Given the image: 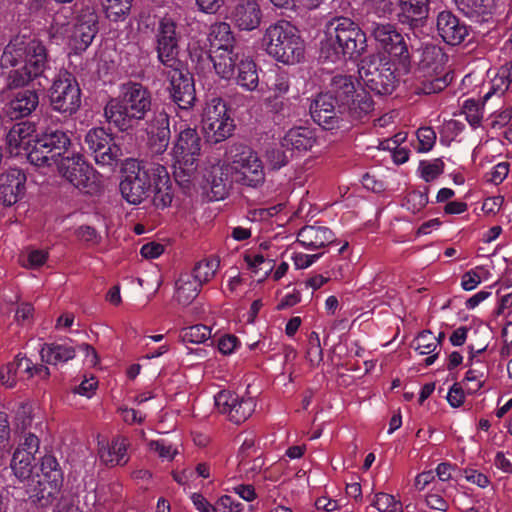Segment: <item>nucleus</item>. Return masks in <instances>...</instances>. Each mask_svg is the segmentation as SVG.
<instances>
[{
    "mask_svg": "<svg viewBox=\"0 0 512 512\" xmlns=\"http://www.w3.org/2000/svg\"><path fill=\"white\" fill-rule=\"evenodd\" d=\"M33 123L20 122L12 126L6 135L7 150L11 156H25L37 167H44L55 161L71 145L68 135L58 129H48L35 135Z\"/></svg>",
    "mask_w": 512,
    "mask_h": 512,
    "instance_id": "1",
    "label": "nucleus"
},
{
    "mask_svg": "<svg viewBox=\"0 0 512 512\" xmlns=\"http://www.w3.org/2000/svg\"><path fill=\"white\" fill-rule=\"evenodd\" d=\"M201 152V139L196 129L180 127L174 141L171 155L173 158L174 178L184 190L206 185L218 187L223 180L210 175L211 167L199 166L197 161Z\"/></svg>",
    "mask_w": 512,
    "mask_h": 512,
    "instance_id": "2",
    "label": "nucleus"
},
{
    "mask_svg": "<svg viewBox=\"0 0 512 512\" xmlns=\"http://www.w3.org/2000/svg\"><path fill=\"white\" fill-rule=\"evenodd\" d=\"M0 63L3 68L18 66L9 74L10 87L24 86L41 76L46 69V48L37 39L17 35L6 45Z\"/></svg>",
    "mask_w": 512,
    "mask_h": 512,
    "instance_id": "3",
    "label": "nucleus"
},
{
    "mask_svg": "<svg viewBox=\"0 0 512 512\" xmlns=\"http://www.w3.org/2000/svg\"><path fill=\"white\" fill-rule=\"evenodd\" d=\"M367 48L365 32L348 17H332L322 29L321 56L331 62L357 59Z\"/></svg>",
    "mask_w": 512,
    "mask_h": 512,
    "instance_id": "4",
    "label": "nucleus"
},
{
    "mask_svg": "<svg viewBox=\"0 0 512 512\" xmlns=\"http://www.w3.org/2000/svg\"><path fill=\"white\" fill-rule=\"evenodd\" d=\"M70 11L59 9L53 16L48 30L49 38L56 44H66L75 53L85 51L98 33V15L93 8H83L76 16L72 27L69 25Z\"/></svg>",
    "mask_w": 512,
    "mask_h": 512,
    "instance_id": "5",
    "label": "nucleus"
},
{
    "mask_svg": "<svg viewBox=\"0 0 512 512\" xmlns=\"http://www.w3.org/2000/svg\"><path fill=\"white\" fill-rule=\"evenodd\" d=\"M230 163L226 166L213 164L210 175L216 176L217 180H223L218 187L211 186L215 194L222 198L226 191V182H238L250 187H256L264 181V171L261 160L257 153L250 147L235 145L230 149Z\"/></svg>",
    "mask_w": 512,
    "mask_h": 512,
    "instance_id": "6",
    "label": "nucleus"
},
{
    "mask_svg": "<svg viewBox=\"0 0 512 512\" xmlns=\"http://www.w3.org/2000/svg\"><path fill=\"white\" fill-rule=\"evenodd\" d=\"M151 107L149 91L139 83L123 85L118 98L110 100L105 107V116L120 130L130 128L141 120Z\"/></svg>",
    "mask_w": 512,
    "mask_h": 512,
    "instance_id": "7",
    "label": "nucleus"
},
{
    "mask_svg": "<svg viewBox=\"0 0 512 512\" xmlns=\"http://www.w3.org/2000/svg\"><path fill=\"white\" fill-rule=\"evenodd\" d=\"M262 45L269 56L283 64H297L305 56V43L298 29L286 20H279L266 28Z\"/></svg>",
    "mask_w": 512,
    "mask_h": 512,
    "instance_id": "8",
    "label": "nucleus"
},
{
    "mask_svg": "<svg viewBox=\"0 0 512 512\" xmlns=\"http://www.w3.org/2000/svg\"><path fill=\"white\" fill-rule=\"evenodd\" d=\"M65 152L45 167H56L59 175L73 187L87 194L97 193L101 188V176L89 165L79 152Z\"/></svg>",
    "mask_w": 512,
    "mask_h": 512,
    "instance_id": "9",
    "label": "nucleus"
},
{
    "mask_svg": "<svg viewBox=\"0 0 512 512\" xmlns=\"http://www.w3.org/2000/svg\"><path fill=\"white\" fill-rule=\"evenodd\" d=\"M446 55L436 45H426L421 51L418 63V78L421 80L420 92L433 94L442 91L451 81L445 71Z\"/></svg>",
    "mask_w": 512,
    "mask_h": 512,
    "instance_id": "10",
    "label": "nucleus"
},
{
    "mask_svg": "<svg viewBox=\"0 0 512 512\" xmlns=\"http://www.w3.org/2000/svg\"><path fill=\"white\" fill-rule=\"evenodd\" d=\"M157 163H142L136 159H126L123 163V179L120 182L122 197L130 204L138 205L150 196Z\"/></svg>",
    "mask_w": 512,
    "mask_h": 512,
    "instance_id": "11",
    "label": "nucleus"
},
{
    "mask_svg": "<svg viewBox=\"0 0 512 512\" xmlns=\"http://www.w3.org/2000/svg\"><path fill=\"white\" fill-rule=\"evenodd\" d=\"M358 72L364 85L379 95L391 94L398 81L394 64L380 54L364 58Z\"/></svg>",
    "mask_w": 512,
    "mask_h": 512,
    "instance_id": "12",
    "label": "nucleus"
},
{
    "mask_svg": "<svg viewBox=\"0 0 512 512\" xmlns=\"http://www.w3.org/2000/svg\"><path fill=\"white\" fill-rule=\"evenodd\" d=\"M36 485L28 491L29 498L38 506L45 507L57 498L63 485V473L56 458L45 455L41 459Z\"/></svg>",
    "mask_w": 512,
    "mask_h": 512,
    "instance_id": "13",
    "label": "nucleus"
},
{
    "mask_svg": "<svg viewBox=\"0 0 512 512\" xmlns=\"http://www.w3.org/2000/svg\"><path fill=\"white\" fill-rule=\"evenodd\" d=\"M202 128L208 141L219 143L230 137L234 131V120L226 103L219 97L208 100L202 112Z\"/></svg>",
    "mask_w": 512,
    "mask_h": 512,
    "instance_id": "14",
    "label": "nucleus"
},
{
    "mask_svg": "<svg viewBox=\"0 0 512 512\" xmlns=\"http://www.w3.org/2000/svg\"><path fill=\"white\" fill-rule=\"evenodd\" d=\"M50 102L55 111L72 114L81 104V92L77 82L68 74L57 78L50 89Z\"/></svg>",
    "mask_w": 512,
    "mask_h": 512,
    "instance_id": "15",
    "label": "nucleus"
},
{
    "mask_svg": "<svg viewBox=\"0 0 512 512\" xmlns=\"http://www.w3.org/2000/svg\"><path fill=\"white\" fill-rule=\"evenodd\" d=\"M156 41V50L159 61L167 67L179 65L178 36L176 32V24L172 19H161L157 29Z\"/></svg>",
    "mask_w": 512,
    "mask_h": 512,
    "instance_id": "16",
    "label": "nucleus"
},
{
    "mask_svg": "<svg viewBox=\"0 0 512 512\" xmlns=\"http://www.w3.org/2000/svg\"><path fill=\"white\" fill-rule=\"evenodd\" d=\"M39 444L37 436L27 434L15 449L10 467L14 476L20 481H25L32 476L35 454L39 450Z\"/></svg>",
    "mask_w": 512,
    "mask_h": 512,
    "instance_id": "17",
    "label": "nucleus"
},
{
    "mask_svg": "<svg viewBox=\"0 0 512 512\" xmlns=\"http://www.w3.org/2000/svg\"><path fill=\"white\" fill-rule=\"evenodd\" d=\"M112 140L103 128H93L86 134L85 143L94 153L97 164L111 165L120 158L121 150Z\"/></svg>",
    "mask_w": 512,
    "mask_h": 512,
    "instance_id": "18",
    "label": "nucleus"
},
{
    "mask_svg": "<svg viewBox=\"0 0 512 512\" xmlns=\"http://www.w3.org/2000/svg\"><path fill=\"white\" fill-rule=\"evenodd\" d=\"M371 35L379 45L390 55L396 57H406L408 53L404 37L397 31L396 27L390 23L372 22L367 26Z\"/></svg>",
    "mask_w": 512,
    "mask_h": 512,
    "instance_id": "19",
    "label": "nucleus"
},
{
    "mask_svg": "<svg viewBox=\"0 0 512 512\" xmlns=\"http://www.w3.org/2000/svg\"><path fill=\"white\" fill-rule=\"evenodd\" d=\"M171 68L168 75L171 97L180 109H188L195 101L193 79L187 71L179 69L178 65Z\"/></svg>",
    "mask_w": 512,
    "mask_h": 512,
    "instance_id": "20",
    "label": "nucleus"
},
{
    "mask_svg": "<svg viewBox=\"0 0 512 512\" xmlns=\"http://www.w3.org/2000/svg\"><path fill=\"white\" fill-rule=\"evenodd\" d=\"M26 191V175L20 169H8L0 175V202L11 206L22 199Z\"/></svg>",
    "mask_w": 512,
    "mask_h": 512,
    "instance_id": "21",
    "label": "nucleus"
},
{
    "mask_svg": "<svg viewBox=\"0 0 512 512\" xmlns=\"http://www.w3.org/2000/svg\"><path fill=\"white\" fill-rule=\"evenodd\" d=\"M317 145L318 137L315 130L305 126L290 128L282 138V146L291 155H302Z\"/></svg>",
    "mask_w": 512,
    "mask_h": 512,
    "instance_id": "22",
    "label": "nucleus"
},
{
    "mask_svg": "<svg viewBox=\"0 0 512 512\" xmlns=\"http://www.w3.org/2000/svg\"><path fill=\"white\" fill-rule=\"evenodd\" d=\"M231 20L239 30L257 29L262 20V10L258 0H238L231 13Z\"/></svg>",
    "mask_w": 512,
    "mask_h": 512,
    "instance_id": "23",
    "label": "nucleus"
},
{
    "mask_svg": "<svg viewBox=\"0 0 512 512\" xmlns=\"http://www.w3.org/2000/svg\"><path fill=\"white\" fill-rule=\"evenodd\" d=\"M437 30L443 41L449 45L460 44L469 34L466 24L450 11H442L438 14Z\"/></svg>",
    "mask_w": 512,
    "mask_h": 512,
    "instance_id": "24",
    "label": "nucleus"
},
{
    "mask_svg": "<svg viewBox=\"0 0 512 512\" xmlns=\"http://www.w3.org/2000/svg\"><path fill=\"white\" fill-rule=\"evenodd\" d=\"M154 172L153 181L151 182L152 202L155 207L164 209L168 207L173 200L172 182L167 168L157 163L151 169Z\"/></svg>",
    "mask_w": 512,
    "mask_h": 512,
    "instance_id": "25",
    "label": "nucleus"
},
{
    "mask_svg": "<svg viewBox=\"0 0 512 512\" xmlns=\"http://www.w3.org/2000/svg\"><path fill=\"white\" fill-rule=\"evenodd\" d=\"M336 103L333 95L328 92L319 94L310 105V114L314 122L324 129H332L337 122Z\"/></svg>",
    "mask_w": 512,
    "mask_h": 512,
    "instance_id": "26",
    "label": "nucleus"
},
{
    "mask_svg": "<svg viewBox=\"0 0 512 512\" xmlns=\"http://www.w3.org/2000/svg\"><path fill=\"white\" fill-rule=\"evenodd\" d=\"M128 441L123 437L113 438L111 441H98V455L106 465H124L128 461Z\"/></svg>",
    "mask_w": 512,
    "mask_h": 512,
    "instance_id": "27",
    "label": "nucleus"
},
{
    "mask_svg": "<svg viewBox=\"0 0 512 512\" xmlns=\"http://www.w3.org/2000/svg\"><path fill=\"white\" fill-rule=\"evenodd\" d=\"M149 145L156 154L163 153L170 141L169 117L166 113L160 112L155 115L148 127Z\"/></svg>",
    "mask_w": 512,
    "mask_h": 512,
    "instance_id": "28",
    "label": "nucleus"
},
{
    "mask_svg": "<svg viewBox=\"0 0 512 512\" xmlns=\"http://www.w3.org/2000/svg\"><path fill=\"white\" fill-rule=\"evenodd\" d=\"M39 97L34 90H20L12 94L7 104V115L19 119L30 115L38 106Z\"/></svg>",
    "mask_w": 512,
    "mask_h": 512,
    "instance_id": "29",
    "label": "nucleus"
},
{
    "mask_svg": "<svg viewBox=\"0 0 512 512\" xmlns=\"http://www.w3.org/2000/svg\"><path fill=\"white\" fill-rule=\"evenodd\" d=\"M334 240L333 232L320 225L305 226L298 232L297 242L305 249H321Z\"/></svg>",
    "mask_w": 512,
    "mask_h": 512,
    "instance_id": "30",
    "label": "nucleus"
},
{
    "mask_svg": "<svg viewBox=\"0 0 512 512\" xmlns=\"http://www.w3.org/2000/svg\"><path fill=\"white\" fill-rule=\"evenodd\" d=\"M207 40L209 53H217L221 50L231 51L235 47V38L230 25L226 22H217L210 26Z\"/></svg>",
    "mask_w": 512,
    "mask_h": 512,
    "instance_id": "31",
    "label": "nucleus"
},
{
    "mask_svg": "<svg viewBox=\"0 0 512 512\" xmlns=\"http://www.w3.org/2000/svg\"><path fill=\"white\" fill-rule=\"evenodd\" d=\"M457 8L475 22H488L492 19L494 0H454Z\"/></svg>",
    "mask_w": 512,
    "mask_h": 512,
    "instance_id": "32",
    "label": "nucleus"
},
{
    "mask_svg": "<svg viewBox=\"0 0 512 512\" xmlns=\"http://www.w3.org/2000/svg\"><path fill=\"white\" fill-rule=\"evenodd\" d=\"M75 354V348L68 343H45L40 349L41 360L53 366L68 362Z\"/></svg>",
    "mask_w": 512,
    "mask_h": 512,
    "instance_id": "33",
    "label": "nucleus"
},
{
    "mask_svg": "<svg viewBox=\"0 0 512 512\" xmlns=\"http://www.w3.org/2000/svg\"><path fill=\"white\" fill-rule=\"evenodd\" d=\"M429 2L430 0H399L400 22L413 24L425 19L429 12Z\"/></svg>",
    "mask_w": 512,
    "mask_h": 512,
    "instance_id": "34",
    "label": "nucleus"
},
{
    "mask_svg": "<svg viewBox=\"0 0 512 512\" xmlns=\"http://www.w3.org/2000/svg\"><path fill=\"white\" fill-rule=\"evenodd\" d=\"M201 284L191 273L181 274L175 282V299L182 305L190 304L198 295Z\"/></svg>",
    "mask_w": 512,
    "mask_h": 512,
    "instance_id": "35",
    "label": "nucleus"
},
{
    "mask_svg": "<svg viewBox=\"0 0 512 512\" xmlns=\"http://www.w3.org/2000/svg\"><path fill=\"white\" fill-rule=\"evenodd\" d=\"M209 59L213 63L215 72L223 79H231L234 76L235 63L238 53L235 47L231 51L221 50L217 53H209Z\"/></svg>",
    "mask_w": 512,
    "mask_h": 512,
    "instance_id": "36",
    "label": "nucleus"
},
{
    "mask_svg": "<svg viewBox=\"0 0 512 512\" xmlns=\"http://www.w3.org/2000/svg\"><path fill=\"white\" fill-rule=\"evenodd\" d=\"M358 91L351 76L337 75L332 78L329 94L333 95L337 104L343 106L349 103L353 94Z\"/></svg>",
    "mask_w": 512,
    "mask_h": 512,
    "instance_id": "37",
    "label": "nucleus"
},
{
    "mask_svg": "<svg viewBox=\"0 0 512 512\" xmlns=\"http://www.w3.org/2000/svg\"><path fill=\"white\" fill-rule=\"evenodd\" d=\"M237 84L248 91H254L259 84L255 62L249 58L241 59L238 65Z\"/></svg>",
    "mask_w": 512,
    "mask_h": 512,
    "instance_id": "38",
    "label": "nucleus"
},
{
    "mask_svg": "<svg viewBox=\"0 0 512 512\" xmlns=\"http://www.w3.org/2000/svg\"><path fill=\"white\" fill-rule=\"evenodd\" d=\"M343 106L347 107L353 117L361 118L373 110L374 102L364 88L358 87V91L351 96L349 103Z\"/></svg>",
    "mask_w": 512,
    "mask_h": 512,
    "instance_id": "39",
    "label": "nucleus"
},
{
    "mask_svg": "<svg viewBox=\"0 0 512 512\" xmlns=\"http://www.w3.org/2000/svg\"><path fill=\"white\" fill-rule=\"evenodd\" d=\"M101 7L109 21H124L131 10L132 0H101Z\"/></svg>",
    "mask_w": 512,
    "mask_h": 512,
    "instance_id": "40",
    "label": "nucleus"
},
{
    "mask_svg": "<svg viewBox=\"0 0 512 512\" xmlns=\"http://www.w3.org/2000/svg\"><path fill=\"white\" fill-rule=\"evenodd\" d=\"M512 84V61L500 66L491 79V90L487 92L485 98L492 95H503Z\"/></svg>",
    "mask_w": 512,
    "mask_h": 512,
    "instance_id": "41",
    "label": "nucleus"
},
{
    "mask_svg": "<svg viewBox=\"0 0 512 512\" xmlns=\"http://www.w3.org/2000/svg\"><path fill=\"white\" fill-rule=\"evenodd\" d=\"M220 261L216 256H210L199 261L191 273L193 277L201 284L209 282L216 274Z\"/></svg>",
    "mask_w": 512,
    "mask_h": 512,
    "instance_id": "42",
    "label": "nucleus"
},
{
    "mask_svg": "<svg viewBox=\"0 0 512 512\" xmlns=\"http://www.w3.org/2000/svg\"><path fill=\"white\" fill-rule=\"evenodd\" d=\"M289 88V78L286 74L283 73L278 74L275 77L274 82L269 86L268 90L271 92V95L266 98V102L275 112H279L281 107L277 102L274 103V101L286 95L289 91Z\"/></svg>",
    "mask_w": 512,
    "mask_h": 512,
    "instance_id": "43",
    "label": "nucleus"
},
{
    "mask_svg": "<svg viewBox=\"0 0 512 512\" xmlns=\"http://www.w3.org/2000/svg\"><path fill=\"white\" fill-rule=\"evenodd\" d=\"M441 337L443 334L437 337L429 330L422 331L412 342V347L421 355H430L440 345Z\"/></svg>",
    "mask_w": 512,
    "mask_h": 512,
    "instance_id": "44",
    "label": "nucleus"
},
{
    "mask_svg": "<svg viewBox=\"0 0 512 512\" xmlns=\"http://www.w3.org/2000/svg\"><path fill=\"white\" fill-rule=\"evenodd\" d=\"M229 419L234 423H241L249 418L255 410V401L252 397L239 398L233 404Z\"/></svg>",
    "mask_w": 512,
    "mask_h": 512,
    "instance_id": "45",
    "label": "nucleus"
},
{
    "mask_svg": "<svg viewBox=\"0 0 512 512\" xmlns=\"http://www.w3.org/2000/svg\"><path fill=\"white\" fill-rule=\"evenodd\" d=\"M211 337V328L196 324L185 327L180 332V338L185 343L201 344Z\"/></svg>",
    "mask_w": 512,
    "mask_h": 512,
    "instance_id": "46",
    "label": "nucleus"
},
{
    "mask_svg": "<svg viewBox=\"0 0 512 512\" xmlns=\"http://www.w3.org/2000/svg\"><path fill=\"white\" fill-rule=\"evenodd\" d=\"M418 172L425 182L434 181L444 172V162L440 158L422 160L419 163Z\"/></svg>",
    "mask_w": 512,
    "mask_h": 512,
    "instance_id": "47",
    "label": "nucleus"
},
{
    "mask_svg": "<svg viewBox=\"0 0 512 512\" xmlns=\"http://www.w3.org/2000/svg\"><path fill=\"white\" fill-rule=\"evenodd\" d=\"M372 505L379 512H403L401 501L387 493H377L374 496Z\"/></svg>",
    "mask_w": 512,
    "mask_h": 512,
    "instance_id": "48",
    "label": "nucleus"
},
{
    "mask_svg": "<svg viewBox=\"0 0 512 512\" xmlns=\"http://www.w3.org/2000/svg\"><path fill=\"white\" fill-rule=\"evenodd\" d=\"M462 113L473 128L480 126L483 118V105L474 99H467L462 106Z\"/></svg>",
    "mask_w": 512,
    "mask_h": 512,
    "instance_id": "49",
    "label": "nucleus"
},
{
    "mask_svg": "<svg viewBox=\"0 0 512 512\" xmlns=\"http://www.w3.org/2000/svg\"><path fill=\"white\" fill-rule=\"evenodd\" d=\"M245 262L253 273L261 274L262 277H266L274 267L271 260L266 259L263 255L256 253L246 255Z\"/></svg>",
    "mask_w": 512,
    "mask_h": 512,
    "instance_id": "50",
    "label": "nucleus"
},
{
    "mask_svg": "<svg viewBox=\"0 0 512 512\" xmlns=\"http://www.w3.org/2000/svg\"><path fill=\"white\" fill-rule=\"evenodd\" d=\"M489 373L488 364H482L481 367L470 366L467 371L465 380L471 384L469 387L472 391H478L483 387Z\"/></svg>",
    "mask_w": 512,
    "mask_h": 512,
    "instance_id": "51",
    "label": "nucleus"
},
{
    "mask_svg": "<svg viewBox=\"0 0 512 512\" xmlns=\"http://www.w3.org/2000/svg\"><path fill=\"white\" fill-rule=\"evenodd\" d=\"M264 466V460L260 454L250 457L242 456L239 459L240 471L245 473L247 477H253L258 474Z\"/></svg>",
    "mask_w": 512,
    "mask_h": 512,
    "instance_id": "52",
    "label": "nucleus"
},
{
    "mask_svg": "<svg viewBox=\"0 0 512 512\" xmlns=\"http://www.w3.org/2000/svg\"><path fill=\"white\" fill-rule=\"evenodd\" d=\"M368 13L375 14L378 17H385L393 11L391 0H361Z\"/></svg>",
    "mask_w": 512,
    "mask_h": 512,
    "instance_id": "53",
    "label": "nucleus"
},
{
    "mask_svg": "<svg viewBox=\"0 0 512 512\" xmlns=\"http://www.w3.org/2000/svg\"><path fill=\"white\" fill-rule=\"evenodd\" d=\"M416 135L418 140L417 151L422 153L429 152L436 142L435 131L431 127H421Z\"/></svg>",
    "mask_w": 512,
    "mask_h": 512,
    "instance_id": "54",
    "label": "nucleus"
},
{
    "mask_svg": "<svg viewBox=\"0 0 512 512\" xmlns=\"http://www.w3.org/2000/svg\"><path fill=\"white\" fill-rule=\"evenodd\" d=\"M428 203V194L423 191H411L407 194L404 207L412 213L420 212Z\"/></svg>",
    "mask_w": 512,
    "mask_h": 512,
    "instance_id": "55",
    "label": "nucleus"
},
{
    "mask_svg": "<svg viewBox=\"0 0 512 512\" xmlns=\"http://www.w3.org/2000/svg\"><path fill=\"white\" fill-rule=\"evenodd\" d=\"M285 147H272L266 152V160L272 169H280L285 166L289 161L287 150L284 151Z\"/></svg>",
    "mask_w": 512,
    "mask_h": 512,
    "instance_id": "56",
    "label": "nucleus"
},
{
    "mask_svg": "<svg viewBox=\"0 0 512 512\" xmlns=\"http://www.w3.org/2000/svg\"><path fill=\"white\" fill-rule=\"evenodd\" d=\"M235 400H237V395L227 390H222L214 396V402L217 410L228 417L231 413V408L235 403Z\"/></svg>",
    "mask_w": 512,
    "mask_h": 512,
    "instance_id": "57",
    "label": "nucleus"
},
{
    "mask_svg": "<svg viewBox=\"0 0 512 512\" xmlns=\"http://www.w3.org/2000/svg\"><path fill=\"white\" fill-rule=\"evenodd\" d=\"M122 492V487L120 484H103L100 485L96 490L97 501L101 503H106L109 501L116 500Z\"/></svg>",
    "mask_w": 512,
    "mask_h": 512,
    "instance_id": "58",
    "label": "nucleus"
},
{
    "mask_svg": "<svg viewBox=\"0 0 512 512\" xmlns=\"http://www.w3.org/2000/svg\"><path fill=\"white\" fill-rule=\"evenodd\" d=\"M307 359L311 365H318L323 360V351L320 344V338L319 335L315 332H312L309 337Z\"/></svg>",
    "mask_w": 512,
    "mask_h": 512,
    "instance_id": "59",
    "label": "nucleus"
},
{
    "mask_svg": "<svg viewBox=\"0 0 512 512\" xmlns=\"http://www.w3.org/2000/svg\"><path fill=\"white\" fill-rule=\"evenodd\" d=\"M48 258V253L44 250L33 249L27 251L21 258V263L25 268L36 269L42 266Z\"/></svg>",
    "mask_w": 512,
    "mask_h": 512,
    "instance_id": "60",
    "label": "nucleus"
},
{
    "mask_svg": "<svg viewBox=\"0 0 512 512\" xmlns=\"http://www.w3.org/2000/svg\"><path fill=\"white\" fill-rule=\"evenodd\" d=\"M15 373L23 379L34 377L35 364L25 355L18 354L14 361Z\"/></svg>",
    "mask_w": 512,
    "mask_h": 512,
    "instance_id": "61",
    "label": "nucleus"
},
{
    "mask_svg": "<svg viewBox=\"0 0 512 512\" xmlns=\"http://www.w3.org/2000/svg\"><path fill=\"white\" fill-rule=\"evenodd\" d=\"M509 171L510 164L508 162H500L486 173V181L494 185H499L507 178Z\"/></svg>",
    "mask_w": 512,
    "mask_h": 512,
    "instance_id": "62",
    "label": "nucleus"
},
{
    "mask_svg": "<svg viewBox=\"0 0 512 512\" xmlns=\"http://www.w3.org/2000/svg\"><path fill=\"white\" fill-rule=\"evenodd\" d=\"M148 447L150 450L157 452L163 460L171 461L178 453L176 448L163 440L150 441L148 442Z\"/></svg>",
    "mask_w": 512,
    "mask_h": 512,
    "instance_id": "63",
    "label": "nucleus"
},
{
    "mask_svg": "<svg viewBox=\"0 0 512 512\" xmlns=\"http://www.w3.org/2000/svg\"><path fill=\"white\" fill-rule=\"evenodd\" d=\"M34 308L30 303H21L15 312V321L19 325L30 324L33 320Z\"/></svg>",
    "mask_w": 512,
    "mask_h": 512,
    "instance_id": "64",
    "label": "nucleus"
}]
</instances>
